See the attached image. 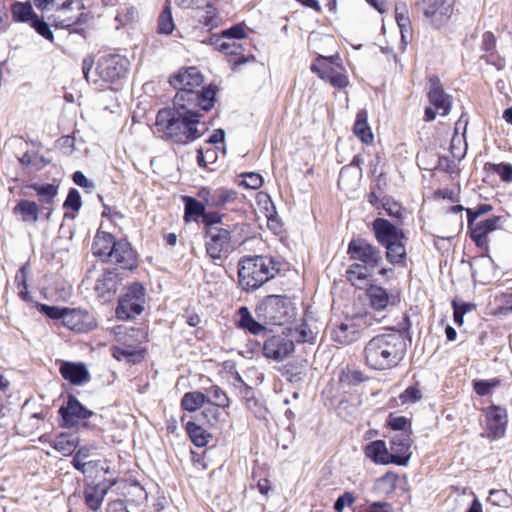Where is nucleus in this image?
Returning a JSON list of instances; mask_svg holds the SVG:
<instances>
[{
	"label": "nucleus",
	"instance_id": "1",
	"mask_svg": "<svg viewBox=\"0 0 512 512\" xmlns=\"http://www.w3.org/2000/svg\"><path fill=\"white\" fill-rule=\"evenodd\" d=\"M202 117V114L187 105H173V108L158 112L155 126L167 140L186 145L200 138L207 129L201 121Z\"/></svg>",
	"mask_w": 512,
	"mask_h": 512
},
{
	"label": "nucleus",
	"instance_id": "2",
	"mask_svg": "<svg viewBox=\"0 0 512 512\" xmlns=\"http://www.w3.org/2000/svg\"><path fill=\"white\" fill-rule=\"evenodd\" d=\"M407 344L401 332L392 330L371 338L364 347V359L373 370L384 371L397 367L405 358Z\"/></svg>",
	"mask_w": 512,
	"mask_h": 512
},
{
	"label": "nucleus",
	"instance_id": "3",
	"mask_svg": "<svg viewBox=\"0 0 512 512\" xmlns=\"http://www.w3.org/2000/svg\"><path fill=\"white\" fill-rule=\"evenodd\" d=\"M278 271L277 263L270 257H245L239 262V283L246 291L255 290L272 279Z\"/></svg>",
	"mask_w": 512,
	"mask_h": 512
},
{
	"label": "nucleus",
	"instance_id": "4",
	"mask_svg": "<svg viewBox=\"0 0 512 512\" xmlns=\"http://www.w3.org/2000/svg\"><path fill=\"white\" fill-rule=\"evenodd\" d=\"M260 316L273 325H283L293 316L291 302L286 296L269 295L257 307Z\"/></svg>",
	"mask_w": 512,
	"mask_h": 512
},
{
	"label": "nucleus",
	"instance_id": "5",
	"mask_svg": "<svg viewBox=\"0 0 512 512\" xmlns=\"http://www.w3.org/2000/svg\"><path fill=\"white\" fill-rule=\"evenodd\" d=\"M203 83V75L196 67L183 68L170 77V84L178 90L173 105H186V99L193 96L195 88Z\"/></svg>",
	"mask_w": 512,
	"mask_h": 512
},
{
	"label": "nucleus",
	"instance_id": "6",
	"mask_svg": "<svg viewBox=\"0 0 512 512\" xmlns=\"http://www.w3.org/2000/svg\"><path fill=\"white\" fill-rule=\"evenodd\" d=\"M129 67L127 58L121 55H106L98 60L96 74L99 79H92L94 84H98L99 80L103 82H115L123 78Z\"/></svg>",
	"mask_w": 512,
	"mask_h": 512
},
{
	"label": "nucleus",
	"instance_id": "7",
	"mask_svg": "<svg viewBox=\"0 0 512 512\" xmlns=\"http://www.w3.org/2000/svg\"><path fill=\"white\" fill-rule=\"evenodd\" d=\"M417 5L428 23L432 27L439 29L452 16L454 0H422Z\"/></svg>",
	"mask_w": 512,
	"mask_h": 512
},
{
	"label": "nucleus",
	"instance_id": "8",
	"mask_svg": "<svg viewBox=\"0 0 512 512\" xmlns=\"http://www.w3.org/2000/svg\"><path fill=\"white\" fill-rule=\"evenodd\" d=\"M145 303V288L140 283H134L127 288L119 300L116 315L119 319H129L141 314Z\"/></svg>",
	"mask_w": 512,
	"mask_h": 512
},
{
	"label": "nucleus",
	"instance_id": "9",
	"mask_svg": "<svg viewBox=\"0 0 512 512\" xmlns=\"http://www.w3.org/2000/svg\"><path fill=\"white\" fill-rule=\"evenodd\" d=\"M210 223L211 225L206 230L205 247L207 255L216 260L230 250L232 230L213 225L214 220H211Z\"/></svg>",
	"mask_w": 512,
	"mask_h": 512
},
{
	"label": "nucleus",
	"instance_id": "10",
	"mask_svg": "<svg viewBox=\"0 0 512 512\" xmlns=\"http://www.w3.org/2000/svg\"><path fill=\"white\" fill-rule=\"evenodd\" d=\"M347 253L350 258L361 262L360 264L375 270L382 262V256L379 249L362 238L353 239L348 245Z\"/></svg>",
	"mask_w": 512,
	"mask_h": 512
},
{
	"label": "nucleus",
	"instance_id": "11",
	"mask_svg": "<svg viewBox=\"0 0 512 512\" xmlns=\"http://www.w3.org/2000/svg\"><path fill=\"white\" fill-rule=\"evenodd\" d=\"M59 414L62 426L66 428L77 427L81 421L90 418L93 412L86 408L74 395H68L65 403L60 407Z\"/></svg>",
	"mask_w": 512,
	"mask_h": 512
},
{
	"label": "nucleus",
	"instance_id": "12",
	"mask_svg": "<svg viewBox=\"0 0 512 512\" xmlns=\"http://www.w3.org/2000/svg\"><path fill=\"white\" fill-rule=\"evenodd\" d=\"M295 350L293 339L288 335H272L267 338L263 345V354L266 358L274 361H283Z\"/></svg>",
	"mask_w": 512,
	"mask_h": 512
},
{
	"label": "nucleus",
	"instance_id": "13",
	"mask_svg": "<svg viewBox=\"0 0 512 512\" xmlns=\"http://www.w3.org/2000/svg\"><path fill=\"white\" fill-rule=\"evenodd\" d=\"M500 227V216H493L486 220L473 221L471 224H468L471 239L476 246L484 249L488 248L489 234L500 229Z\"/></svg>",
	"mask_w": 512,
	"mask_h": 512
},
{
	"label": "nucleus",
	"instance_id": "14",
	"mask_svg": "<svg viewBox=\"0 0 512 512\" xmlns=\"http://www.w3.org/2000/svg\"><path fill=\"white\" fill-rule=\"evenodd\" d=\"M367 324V316H359L341 323L333 332L336 342L348 345L357 341L362 335L363 326Z\"/></svg>",
	"mask_w": 512,
	"mask_h": 512
},
{
	"label": "nucleus",
	"instance_id": "15",
	"mask_svg": "<svg viewBox=\"0 0 512 512\" xmlns=\"http://www.w3.org/2000/svg\"><path fill=\"white\" fill-rule=\"evenodd\" d=\"M337 59L338 56H331L329 58L320 56L318 59L319 63L312 65L311 70L316 72L321 79L329 82L332 86L342 89L349 84L348 77L338 69L328 64L321 63V60H329L330 63H334Z\"/></svg>",
	"mask_w": 512,
	"mask_h": 512
},
{
	"label": "nucleus",
	"instance_id": "16",
	"mask_svg": "<svg viewBox=\"0 0 512 512\" xmlns=\"http://www.w3.org/2000/svg\"><path fill=\"white\" fill-rule=\"evenodd\" d=\"M63 324L76 332H88L96 326L92 314L81 309L64 308Z\"/></svg>",
	"mask_w": 512,
	"mask_h": 512
},
{
	"label": "nucleus",
	"instance_id": "17",
	"mask_svg": "<svg viewBox=\"0 0 512 512\" xmlns=\"http://www.w3.org/2000/svg\"><path fill=\"white\" fill-rule=\"evenodd\" d=\"M109 262L122 269L132 270L137 267V257L131 244L126 240H119L114 244Z\"/></svg>",
	"mask_w": 512,
	"mask_h": 512
},
{
	"label": "nucleus",
	"instance_id": "18",
	"mask_svg": "<svg viewBox=\"0 0 512 512\" xmlns=\"http://www.w3.org/2000/svg\"><path fill=\"white\" fill-rule=\"evenodd\" d=\"M428 99L439 115L446 116L449 114L451 109L450 96L445 93L437 77L429 79Z\"/></svg>",
	"mask_w": 512,
	"mask_h": 512
},
{
	"label": "nucleus",
	"instance_id": "19",
	"mask_svg": "<svg viewBox=\"0 0 512 512\" xmlns=\"http://www.w3.org/2000/svg\"><path fill=\"white\" fill-rule=\"evenodd\" d=\"M373 230L377 241L382 245H389L397 240L404 239L402 229L383 218H377L373 222Z\"/></svg>",
	"mask_w": 512,
	"mask_h": 512
},
{
	"label": "nucleus",
	"instance_id": "20",
	"mask_svg": "<svg viewBox=\"0 0 512 512\" xmlns=\"http://www.w3.org/2000/svg\"><path fill=\"white\" fill-rule=\"evenodd\" d=\"M486 426L489 436L494 439L504 436L507 426V412L499 406H490L486 410Z\"/></svg>",
	"mask_w": 512,
	"mask_h": 512
},
{
	"label": "nucleus",
	"instance_id": "21",
	"mask_svg": "<svg viewBox=\"0 0 512 512\" xmlns=\"http://www.w3.org/2000/svg\"><path fill=\"white\" fill-rule=\"evenodd\" d=\"M361 176L360 159L354 157L349 165L342 167L338 178V186L342 190H353L358 185Z\"/></svg>",
	"mask_w": 512,
	"mask_h": 512
},
{
	"label": "nucleus",
	"instance_id": "22",
	"mask_svg": "<svg viewBox=\"0 0 512 512\" xmlns=\"http://www.w3.org/2000/svg\"><path fill=\"white\" fill-rule=\"evenodd\" d=\"M411 440L407 432L395 435L391 441L392 463L406 465L410 458Z\"/></svg>",
	"mask_w": 512,
	"mask_h": 512
},
{
	"label": "nucleus",
	"instance_id": "23",
	"mask_svg": "<svg viewBox=\"0 0 512 512\" xmlns=\"http://www.w3.org/2000/svg\"><path fill=\"white\" fill-rule=\"evenodd\" d=\"M367 296L371 307L375 310L381 311L390 305H397L400 302L398 294L389 295L387 291L376 285H372L367 289Z\"/></svg>",
	"mask_w": 512,
	"mask_h": 512
},
{
	"label": "nucleus",
	"instance_id": "24",
	"mask_svg": "<svg viewBox=\"0 0 512 512\" xmlns=\"http://www.w3.org/2000/svg\"><path fill=\"white\" fill-rule=\"evenodd\" d=\"M62 377L73 385H81L90 378L88 369L83 363L63 362L60 366Z\"/></svg>",
	"mask_w": 512,
	"mask_h": 512
},
{
	"label": "nucleus",
	"instance_id": "25",
	"mask_svg": "<svg viewBox=\"0 0 512 512\" xmlns=\"http://www.w3.org/2000/svg\"><path fill=\"white\" fill-rule=\"evenodd\" d=\"M216 87L209 85L199 92H193L191 98L186 99V105L194 110L196 106L204 111H209L215 102Z\"/></svg>",
	"mask_w": 512,
	"mask_h": 512
},
{
	"label": "nucleus",
	"instance_id": "26",
	"mask_svg": "<svg viewBox=\"0 0 512 512\" xmlns=\"http://www.w3.org/2000/svg\"><path fill=\"white\" fill-rule=\"evenodd\" d=\"M116 240L111 233L97 232L93 242V253L103 261H109Z\"/></svg>",
	"mask_w": 512,
	"mask_h": 512
},
{
	"label": "nucleus",
	"instance_id": "27",
	"mask_svg": "<svg viewBox=\"0 0 512 512\" xmlns=\"http://www.w3.org/2000/svg\"><path fill=\"white\" fill-rule=\"evenodd\" d=\"M365 454L375 463H392L393 456L388 452L386 444L382 440H376L368 444L365 449Z\"/></svg>",
	"mask_w": 512,
	"mask_h": 512
},
{
	"label": "nucleus",
	"instance_id": "28",
	"mask_svg": "<svg viewBox=\"0 0 512 512\" xmlns=\"http://www.w3.org/2000/svg\"><path fill=\"white\" fill-rule=\"evenodd\" d=\"M209 394L211 395L210 402L213 403V407L207 408L203 415L208 419V421H211V418H209V414L213 419H216L219 414V407H227L229 405V399L225 392L218 386H212L209 389Z\"/></svg>",
	"mask_w": 512,
	"mask_h": 512
},
{
	"label": "nucleus",
	"instance_id": "29",
	"mask_svg": "<svg viewBox=\"0 0 512 512\" xmlns=\"http://www.w3.org/2000/svg\"><path fill=\"white\" fill-rule=\"evenodd\" d=\"M108 487L104 484L88 485L85 489V502L91 510H98L107 493Z\"/></svg>",
	"mask_w": 512,
	"mask_h": 512
},
{
	"label": "nucleus",
	"instance_id": "30",
	"mask_svg": "<svg viewBox=\"0 0 512 512\" xmlns=\"http://www.w3.org/2000/svg\"><path fill=\"white\" fill-rule=\"evenodd\" d=\"M354 134L365 144H370L374 140V135L367 122V112L361 110L357 113L356 121L354 124Z\"/></svg>",
	"mask_w": 512,
	"mask_h": 512
},
{
	"label": "nucleus",
	"instance_id": "31",
	"mask_svg": "<svg viewBox=\"0 0 512 512\" xmlns=\"http://www.w3.org/2000/svg\"><path fill=\"white\" fill-rule=\"evenodd\" d=\"M238 315H239L238 325L240 328L246 329L254 335H258L261 332L266 330V328L262 324L258 323L252 317V315L247 307H241L238 310Z\"/></svg>",
	"mask_w": 512,
	"mask_h": 512
},
{
	"label": "nucleus",
	"instance_id": "32",
	"mask_svg": "<svg viewBox=\"0 0 512 512\" xmlns=\"http://www.w3.org/2000/svg\"><path fill=\"white\" fill-rule=\"evenodd\" d=\"M79 444V437L75 434L62 433L54 442V448L64 456L71 455Z\"/></svg>",
	"mask_w": 512,
	"mask_h": 512
},
{
	"label": "nucleus",
	"instance_id": "33",
	"mask_svg": "<svg viewBox=\"0 0 512 512\" xmlns=\"http://www.w3.org/2000/svg\"><path fill=\"white\" fill-rule=\"evenodd\" d=\"M210 399L202 392L194 391L184 394L181 400V406L184 410L194 412L205 403H209Z\"/></svg>",
	"mask_w": 512,
	"mask_h": 512
},
{
	"label": "nucleus",
	"instance_id": "34",
	"mask_svg": "<svg viewBox=\"0 0 512 512\" xmlns=\"http://www.w3.org/2000/svg\"><path fill=\"white\" fill-rule=\"evenodd\" d=\"M395 18L401 32V38L404 42H406L407 37L411 35V21L405 3L396 5Z\"/></svg>",
	"mask_w": 512,
	"mask_h": 512
},
{
	"label": "nucleus",
	"instance_id": "35",
	"mask_svg": "<svg viewBox=\"0 0 512 512\" xmlns=\"http://www.w3.org/2000/svg\"><path fill=\"white\" fill-rule=\"evenodd\" d=\"M374 272V270L368 268L365 265L360 263H354L350 265L347 270V279L352 283V285L360 287V285L366 281Z\"/></svg>",
	"mask_w": 512,
	"mask_h": 512
},
{
	"label": "nucleus",
	"instance_id": "36",
	"mask_svg": "<svg viewBox=\"0 0 512 512\" xmlns=\"http://www.w3.org/2000/svg\"><path fill=\"white\" fill-rule=\"evenodd\" d=\"M237 198V192L231 189L220 188L215 190L207 199L209 205L214 207L224 206L232 203Z\"/></svg>",
	"mask_w": 512,
	"mask_h": 512
},
{
	"label": "nucleus",
	"instance_id": "37",
	"mask_svg": "<svg viewBox=\"0 0 512 512\" xmlns=\"http://www.w3.org/2000/svg\"><path fill=\"white\" fill-rule=\"evenodd\" d=\"M11 14L15 22L24 23L32 21V3L30 1H15L11 5Z\"/></svg>",
	"mask_w": 512,
	"mask_h": 512
},
{
	"label": "nucleus",
	"instance_id": "38",
	"mask_svg": "<svg viewBox=\"0 0 512 512\" xmlns=\"http://www.w3.org/2000/svg\"><path fill=\"white\" fill-rule=\"evenodd\" d=\"M397 480V474L393 472H387L376 480L374 489L378 493L390 495L396 489Z\"/></svg>",
	"mask_w": 512,
	"mask_h": 512
},
{
	"label": "nucleus",
	"instance_id": "39",
	"mask_svg": "<svg viewBox=\"0 0 512 512\" xmlns=\"http://www.w3.org/2000/svg\"><path fill=\"white\" fill-rule=\"evenodd\" d=\"M117 287V275L113 271H106L99 277L95 284V289L101 295L115 291Z\"/></svg>",
	"mask_w": 512,
	"mask_h": 512
},
{
	"label": "nucleus",
	"instance_id": "40",
	"mask_svg": "<svg viewBox=\"0 0 512 512\" xmlns=\"http://www.w3.org/2000/svg\"><path fill=\"white\" fill-rule=\"evenodd\" d=\"M386 248L387 260L392 264L402 263L406 258V249L403 240H397L389 245L384 246Z\"/></svg>",
	"mask_w": 512,
	"mask_h": 512
},
{
	"label": "nucleus",
	"instance_id": "41",
	"mask_svg": "<svg viewBox=\"0 0 512 512\" xmlns=\"http://www.w3.org/2000/svg\"><path fill=\"white\" fill-rule=\"evenodd\" d=\"M199 21L208 30L217 28L221 23V18L218 15L216 8L212 5H207L203 11L199 12Z\"/></svg>",
	"mask_w": 512,
	"mask_h": 512
},
{
	"label": "nucleus",
	"instance_id": "42",
	"mask_svg": "<svg viewBox=\"0 0 512 512\" xmlns=\"http://www.w3.org/2000/svg\"><path fill=\"white\" fill-rule=\"evenodd\" d=\"M113 357L118 361L126 360L131 363L140 362L143 358L142 353L132 346L114 347Z\"/></svg>",
	"mask_w": 512,
	"mask_h": 512
},
{
	"label": "nucleus",
	"instance_id": "43",
	"mask_svg": "<svg viewBox=\"0 0 512 512\" xmlns=\"http://www.w3.org/2000/svg\"><path fill=\"white\" fill-rule=\"evenodd\" d=\"M29 262H26L16 273L14 282L17 286V293L18 296L25 300H29V292H28V285H27V274L29 269Z\"/></svg>",
	"mask_w": 512,
	"mask_h": 512
},
{
	"label": "nucleus",
	"instance_id": "44",
	"mask_svg": "<svg viewBox=\"0 0 512 512\" xmlns=\"http://www.w3.org/2000/svg\"><path fill=\"white\" fill-rule=\"evenodd\" d=\"M186 431L197 447H204L208 443L209 435L205 433V430L194 422L188 421L186 423Z\"/></svg>",
	"mask_w": 512,
	"mask_h": 512
},
{
	"label": "nucleus",
	"instance_id": "45",
	"mask_svg": "<svg viewBox=\"0 0 512 512\" xmlns=\"http://www.w3.org/2000/svg\"><path fill=\"white\" fill-rule=\"evenodd\" d=\"M34 191L37 193L40 203L51 205L58 193V186L50 183L34 184Z\"/></svg>",
	"mask_w": 512,
	"mask_h": 512
},
{
	"label": "nucleus",
	"instance_id": "46",
	"mask_svg": "<svg viewBox=\"0 0 512 512\" xmlns=\"http://www.w3.org/2000/svg\"><path fill=\"white\" fill-rule=\"evenodd\" d=\"M169 0L166 1L168 3ZM175 28L172 12L169 4H166L158 18V32L161 34H171Z\"/></svg>",
	"mask_w": 512,
	"mask_h": 512
},
{
	"label": "nucleus",
	"instance_id": "47",
	"mask_svg": "<svg viewBox=\"0 0 512 512\" xmlns=\"http://www.w3.org/2000/svg\"><path fill=\"white\" fill-rule=\"evenodd\" d=\"M291 337L297 342L306 343L312 342L315 338L314 332L310 329L307 323H302L297 328L290 330Z\"/></svg>",
	"mask_w": 512,
	"mask_h": 512
},
{
	"label": "nucleus",
	"instance_id": "48",
	"mask_svg": "<svg viewBox=\"0 0 512 512\" xmlns=\"http://www.w3.org/2000/svg\"><path fill=\"white\" fill-rule=\"evenodd\" d=\"M488 501L495 506H508L512 498L504 489H492L489 492Z\"/></svg>",
	"mask_w": 512,
	"mask_h": 512
},
{
	"label": "nucleus",
	"instance_id": "49",
	"mask_svg": "<svg viewBox=\"0 0 512 512\" xmlns=\"http://www.w3.org/2000/svg\"><path fill=\"white\" fill-rule=\"evenodd\" d=\"M500 385V380L492 378L488 380H476L474 381V390L480 396H486L492 392L493 389Z\"/></svg>",
	"mask_w": 512,
	"mask_h": 512
},
{
	"label": "nucleus",
	"instance_id": "50",
	"mask_svg": "<svg viewBox=\"0 0 512 512\" xmlns=\"http://www.w3.org/2000/svg\"><path fill=\"white\" fill-rule=\"evenodd\" d=\"M185 216H201L204 214V205L192 197H185Z\"/></svg>",
	"mask_w": 512,
	"mask_h": 512
},
{
	"label": "nucleus",
	"instance_id": "51",
	"mask_svg": "<svg viewBox=\"0 0 512 512\" xmlns=\"http://www.w3.org/2000/svg\"><path fill=\"white\" fill-rule=\"evenodd\" d=\"M222 38L228 40H240L247 36L246 26L243 23L235 24L232 27L222 31Z\"/></svg>",
	"mask_w": 512,
	"mask_h": 512
},
{
	"label": "nucleus",
	"instance_id": "52",
	"mask_svg": "<svg viewBox=\"0 0 512 512\" xmlns=\"http://www.w3.org/2000/svg\"><path fill=\"white\" fill-rule=\"evenodd\" d=\"M422 398V393L416 386L407 387L400 395L401 404L415 403Z\"/></svg>",
	"mask_w": 512,
	"mask_h": 512
},
{
	"label": "nucleus",
	"instance_id": "53",
	"mask_svg": "<svg viewBox=\"0 0 512 512\" xmlns=\"http://www.w3.org/2000/svg\"><path fill=\"white\" fill-rule=\"evenodd\" d=\"M34 30L46 40L53 42L54 35L50 26L34 13Z\"/></svg>",
	"mask_w": 512,
	"mask_h": 512
},
{
	"label": "nucleus",
	"instance_id": "54",
	"mask_svg": "<svg viewBox=\"0 0 512 512\" xmlns=\"http://www.w3.org/2000/svg\"><path fill=\"white\" fill-rule=\"evenodd\" d=\"M82 206L81 196L77 189H70L67 198L64 202V207L71 209L75 212L79 211Z\"/></svg>",
	"mask_w": 512,
	"mask_h": 512
},
{
	"label": "nucleus",
	"instance_id": "55",
	"mask_svg": "<svg viewBox=\"0 0 512 512\" xmlns=\"http://www.w3.org/2000/svg\"><path fill=\"white\" fill-rule=\"evenodd\" d=\"M493 172H495L502 181H512V165L509 163H499L491 165Z\"/></svg>",
	"mask_w": 512,
	"mask_h": 512
},
{
	"label": "nucleus",
	"instance_id": "56",
	"mask_svg": "<svg viewBox=\"0 0 512 512\" xmlns=\"http://www.w3.org/2000/svg\"><path fill=\"white\" fill-rule=\"evenodd\" d=\"M68 0H34V6L43 12H56L59 5H64Z\"/></svg>",
	"mask_w": 512,
	"mask_h": 512
},
{
	"label": "nucleus",
	"instance_id": "57",
	"mask_svg": "<svg viewBox=\"0 0 512 512\" xmlns=\"http://www.w3.org/2000/svg\"><path fill=\"white\" fill-rule=\"evenodd\" d=\"M36 308L44 315L51 319H62L64 316V308L60 309L56 306H49L46 304H36Z\"/></svg>",
	"mask_w": 512,
	"mask_h": 512
},
{
	"label": "nucleus",
	"instance_id": "58",
	"mask_svg": "<svg viewBox=\"0 0 512 512\" xmlns=\"http://www.w3.org/2000/svg\"><path fill=\"white\" fill-rule=\"evenodd\" d=\"M493 207L490 204H481L476 209L467 208V222L471 224L473 221H477V218L492 211Z\"/></svg>",
	"mask_w": 512,
	"mask_h": 512
},
{
	"label": "nucleus",
	"instance_id": "59",
	"mask_svg": "<svg viewBox=\"0 0 512 512\" xmlns=\"http://www.w3.org/2000/svg\"><path fill=\"white\" fill-rule=\"evenodd\" d=\"M243 181H242V185H244L246 188H249V189H258L262 186L263 184V179H262V176L258 173H254V172H250V173H246V174H243Z\"/></svg>",
	"mask_w": 512,
	"mask_h": 512
},
{
	"label": "nucleus",
	"instance_id": "60",
	"mask_svg": "<svg viewBox=\"0 0 512 512\" xmlns=\"http://www.w3.org/2000/svg\"><path fill=\"white\" fill-rule=\"evenodd\" d=\"M13 211L16 215H21L24 221L29 220L32 217V201L21 200Z\"/></svg>",
	"mask_w": 512,
	"mask_h": 512
},
{
	"label": "nucleus",
	"instance_id": "61",
	"mask_svg": "<svg viewBox=\"0 0 512 512\" xmlns=\"http://www.w3.org/2000/svg\"><path fill=\"white\" fill-rule=\"evenodd\" d=\"M212 43L216 45L217 49L227 55H237V51L230 50L232 42L227 38H222V35L211 38Z\"/></svg>",
	"mask_w": 512,
	"mask_h": 512
},
{
	"label": "nucleus",
	"instance_id": "62",
	"mask_svg": "<svg viewBox=\"0 0 512 512\" xmlns=\"http://www.w3.org/2000/svg\"><path fill=\"white\" fill-rule=\"evenodd\" d=\"M95 449L94 446H84L81 447L75 454L72 460L73 466H77L83 462H86L89 460V457L91 456V451Z\"/></svg>",
	"mask_w": 512,
	"mask_h": 512
},
{
	"label": "nucleus",
	"instance_id": "63",
	"mask_svg": "<svg viewBox=\"0 0 512 512\" xmlns=\"http://www.w3.org/2000/svg\"><path fill=\"white\" fill-rule=\"evenodd\" d=\"M388 424L393 430L400 431L401 433L406 432L408 420L403 416H390Z\"/></svg>",
	"mask_w": 512,
	"mask_h": 512
},
{
	"label": "nucleus",
	"instance_id": "64",
	"mask_svg": "<svg viewBox=\"0 0 512 512\" xmlns=\"http://www.w3.org/2000/svg\"><path fill=\"white\" fill-rule=\"evenodd\" d=\"M366 512H393V509L388 502H372L367 505Z\"/></svg>",
	"mask_w": 512,
	"mask_h": 512
}]
</instances>
